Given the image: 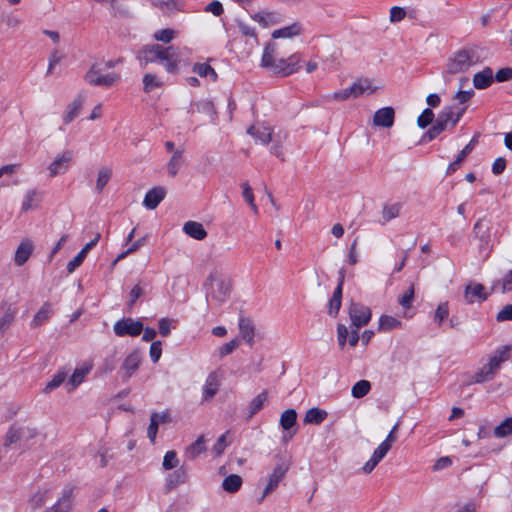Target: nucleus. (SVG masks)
<instances>
[{"instance_id":"obj_25","label":"nucleus","mask_w":512,"mask_h":512,"mask_svg":"<svg viewBox=\"0 0 512 512\" xmlns=\"http://www.w3.org/2000/svg\"><path fill=\"white\" fill-rule=\"evenodd\" d=\"M184 147L182 145L177 147V151L171 155L167 162V177L174 178L184 163Z\"/></svg>"},{"instance_id":"obj_12","label":"nucleus","mask_w":512,"mask_h":512,"mask_svg":"<svg viewBox=\"0 0 512 512\" xmlns=\"http://www.w3.org/2000/svg\"><path fill=\"white\" fill-rule=\"evenodd\" d=\"M474 233L475 236L479 239V250L484 258L488 257V252L490 251V233L489 226L484 223L483 219H479L474 225Z\"/></svg>"},{"instance_id":"obj_62","label":"nucleus","mask_w":512,"mask_h":512,"mask_svg":"<svg viewBox=\"0 0 512 512\" xmlns=\"http://www.w3.org/2000/svg\"><path fill=\"white\" fill-rule=\"evenodd\" d=\"M181 10L180 0H162V12L172 14Z\"/></svg>"},{"instance_id":"obj_29","label":"nucleus","mask_w":512,"mask_h":512,"mask_svg":"<svg viewBox=\"0 0 512 512\" xmlns=\"http://www.w3.org/2000/svg\"><path fill=\"white\" fill-rule=\"evenodd\" d=\"M302 33V26L299 22H294L289 26H285L283 28L274 30L272 33V37L274 39L278 38H292L298 36Z\"/></svg>"},{"instance_id":"obj_48","label":"nucleus","mask_w":512,"mask_h":512,"mask_svg":"<svg viewBox=\"0 0 512 512\" xmlns=\"http://www.w3.org/2000/svg\"><path fill=\"white\" fill-rule=\"evenodd\" d=\"M401 327V322L389 315H382L379 319V329L390 331Z\"/></svg>"},{"instance_id":"obj_42","label":"nucleus","mask_w":512,"mask_h":512,"mask_svg":"<svg viewBox=\"0 0 512 512\" xmlns=\"http://www.w3.org/2000/svg\"><path fill=\"white\" fill-rule=\"evenodd\" d=\"M341 303H342V290H341V288H336L334 290V293H333L331 299L329 300V309H328L329 315H331L333 317L337 316V314L340 310V307H341Z\"/></svg>"},{"instance_id":"obj_35","label":"nucleus","mask_w":512,"mask_h":512,"mask_svg":"<svg viewBox=\"0 0 512 512\" xmlns=\"http://www.w3.org/2000/svg\"><path fill=\"white\" fill-rule=\"evenodd\" d=\"M112 176V169L110 167H101L97 172L95 189L101 193Z\"/></svg>"},{"instance_id":"obj_63","label":"nucleus","mask_w":512,"mask_h":512,"mask_svg":"<svg viewBox=\"0 0 512 512\" xmlns=\"http://www.w3.org/2000/svg\"><path fill=\"white\" fill-rule=\"evenodd\" d=\"M84 251H80L71 261L67 264L68 273H73L77 267H79L84 259L86 258Z\"/></svg>"},{"instance_id":"obj_44","label":"nucleus","mask_w":512,"mask_h":512,"mask_svg":"<svg viewBox=\"0 0 512 512\" xmlns=\"http://www.w3.org/2000/svg\"><path fill=\"white\" fill-rule=\"evenodd\" d=\"M402 209L401 203H394L390 205H384L382 210V218L385 222H389L400 215Z\"/></svg>"},{"instance_id":"obj_39","label":"nucleus","mask_w":512,"mask_h":512,"mask_svg":"<svg viewBox=\"0 0 512 512\" xmlns=\"http://www.w3.org/2000/svg\"><path fill=\"white\" fill-rule=\"evenodd\" d=\"M206 450L205 448V441L203 436H199L198 439L193 442L191 445H189L186 449V455L190 459H195L198 457L201 453H203Z\"/></svg>"},{"instance_id":"obj_32","label":"nucleus","mask_w":512,"mask_h":512,"mask_svg":"<svg viewBox=\"0 0 512 512\" xmlns=\"http://www.w3.org/2000/svg\"><path fill=\"white\" fill-rule=\"evenodd\" d=\"M326 417H327L326 411H324L320 408L314 407V408L309 409L306 412L305 417H304V423L318 425V424L322 423Z\"/></svg>"},{"instance_id":"obj_1","label":"nucleus","mask_w":512,"mask_h":512,"mask_svg":"<svg viewBox=\"0 0 512 512\" xmlns=\"http://www.w3.org/2000/svg\"><path fill=\"white\" fill-rule=\"evenodd\" d=\"M276 52V44L274 42L267 43L262 55L261 65L268 68L273 74L282 77L289 76L299 71L302 61L299 53H294L288 58L276 59Z\"/></svg>"},{"instance_id":"obj_26","label":"nucleus","mask_w":512,"mask_h":512,"mask_svg":"<svg viewBox=\"0 0 512 512\" xmlns=\"http://www.w3.org/2000/svg\"><path fill=\"white\" fill-rule=\"evenodd\" d=\"M187 478L186 469L181 465L178 469L170 472L165 477V487L167 490H172L178 485L184 483Z\"/></svg>"},{"instance_id":"obj_3","label":"nucleus","mask_w":512,"mask_h":512,"mask_svg":"<svg viewBox=\"0 0 512 512\" xmlns=\"http://www.w3.org/2000/svg\"><path fill=\"white\" fill-rule=\"evenodd\" d=\"M231 286V281L225 274L213 270L205 282L207 300L216 306L222 305L230 295Z\"/></svg>"},{"instance_id":"obj_22","label":"nucleus","mask_w":512,"mask_h":512,"mask_svg":"<svg viewBox=\"0 0 512 512\" xmlns=\"http://www.w3.org/2000/svg\"><path fill=\"white\" fill-rule=\"evenodd\" d=\"M143 92L145 94L143 101L152 106H156V103L152 101L151 93L160 87V80L157 75L152 73H146L142 79Z\"/></svg>"},{"instance_id":"obj_9","label":"nucleus","mask_w":512,"mask_h":512,"mask_svg":"<svg viewBox=\"0 0 512 512\" xmlns=\"http://www.w3.org/2000/svg\"><path fill=\"white\" fill-rule=\"evenodd\" d=\"M182 62V53L178 47H162V65L168 73H177Z\"/></svg>"},{"instance_id":"obj_21","label":"nucleus","mask_w":512,"mask_h":512,"mask_svg":"<svg viewBox=\"0 0 512 512\" xmlns=\"http://www.w3.org/2000/svg\"><path fill=\"white\" fill-rule=\"evenodd\" d=\"M395 120V111L392 107H383L373 116V124L377 127L390 128Z\"/></svg>"},{"instance_id":"obj_58","label":"nucleus","mask_w":512,"mask_h":512,"mask_svg":"<svg viewBox=\"0 0 512 512\" xmlns=\"http://www.w3.org/2000/svg\"><path fill=\"white\" fill-rule=\"evenodd\" d=\"M434 117H435L434 112L430 108H426L423 110V112L418 117L417 125L420 128L424 129L433 122Z\"/></svg>"},{"instance_id":"obj_19","label":"nucleus","mask_w":512,"mask_h":512,"mask_svg":"<svg viewBox=\"0 0 512 512\" xmlns=\"http://www.w3.org/2000/svg\"><path fill=\"white\" fill-rule=\"evenodd\" d=\"M222 374L219 370L212 371L208 374L203 386V399L210 400L218 392L221 385Z\"/></svg>"},{"instance_id":"obj_40","label":"nucleus","mask_w":512,"mask_h":512,"mask_svg":"<svg viewBox=\"0 0 512 512\" xmlns=\"http://www.w3.org/2000/svg\"><path fill=\"white\" fill-rule=\"evenodd\" d=\"M16 315L15 309L10 306L5 310L3 315L0 317V336H2L14 322Z\"/></svg>"},{"instance_id":"obj_37","label":"nucleus","mask_w":512,"mask_h":512,"mask_svg":"<svg viewBox=\"0 0 512 512\" xmlns=\"http://www.w3.org/2000/svg\"><path fill=\"white\" fill-rule=\"evenodd\" d=\"M297 412L294 409L285 410L280 417V425L285 431L290 429L296 424Z\"/></svg>"},{"instance_id":"obj_41","label":"nucleus","mask_w":512,"mask_h":512,"mask_svg":"<svg viewBox=\"0 0 512 512\" xmlns=\"http://www.w3.org/2000/svg\"><path fill=\"white\" fill-rule=\"evenodd\" d=\"M67 375H68V371H66V370L58 371V373L53 376L52 380H50L46 384V386L43 389V393L48 394L52 390L58 388L65 381V379L67 378Z\"/></svg>"},{"instance_id":"obj_53","label":"nucleus","mask_w":512,"mask_h":512,"mask_svg":"<svg viewBox=\"0 0 512 512\" xmlns=\"http://www.w3.org/2000/svg\"><path fill=\"white\" fill-rule=\"evenodd\" d=\"M512 433V417L502 421L494 430L497 437H505Z\"/></svg>"},{"instance_id":"obj_8","label":"nucleus","mask_w":512,"mask_h":512,"mask_svg":"<svg viewBox=\"0 0 512 512\" xmlns=\"http://www.w3.org/2000/svg\"><path fill=\"white\" fill-rule=\"evenodd\" d=\"M38 432L35 427L28 425H12L7 431L4 438V446L10 445L18 441H29L37 436Z\"/></svg>"},{"instance_id":"obj_51","label":"nucleus","mask_w":512,"mask_h":512,"mask_svg":"<svg viewBox=\"0 0 512 512\" xmlns=\"http://www.w3.org/2000/svg\"><path fill=\"white\" fill-rule=\"evenodd\" d=\"M267 399L266 392H261L256 395L249 404V416L252 417L256 414L264 405V402Z\"/></svg>"},{"instance_id":"obj_14","label":"nucleus","mask_w":512,"mask_h":512,"mask_svg":"<svg viewBox=\"0 0 512 512\" xmlns=\"http://www.w3.org/2000/svg\"><path fill=\"white\" fill-rule=\"evenodd\" d=\"M490 293L486 291L481 283L471 282L465 287L464 299L468 304L484 302Z\"/></svg>"},{"instance_id":"obj_43","label":"nucleus","mask_w":512,"mask_h":512,"mask_svg":"<svg viewBox=\"0 0 512 512\" xmlns=\"http://www.w3.org/2000/svg\"><path fill=\"white\" fill-rule=\"evenodd\" d=\"M180 460L174 450L167 451L162 459V468L165 470H172L180 467Z\"/></svg>"},{"instance_id":"obj_61","label":"nucleus","mask_w":512,"mask_h":512,"mask_svg":"<svg viewBox=\"0 0 512 512\" xmlns=\"http://www.w3.org/2000/svg\"><path fill=\"white\" fill-rule=\"evenodd\" d=\"M406 17V11L404 8L399 6H393L390 9L389 20L391 23H397L402 21Z\"/></svg>"},{"instance_id":"obj_57","label":"nucleus","mask_w":512,"mask_h":512,"mask_svg":"<svg viewBox=\"0 0 512 512\" xmlns=\"http://www.w3.org/2000/svg\"><path fill=\"white\" fill-rule=\"evenodd\" d=\"M239 346V341L237 339H232L231 341L225 343L217 350V355L219 359L230 355L237 347Z\"/></svg>"},{"instance_id":"obj_34","label":"nucleus","mask_w":512,"mask_h":512,"mask_svg":"<svg viewBox=\"0 0 512 512\" xmlns=\"http://www.w3.org/2000/svg\"><path fill=\"white\" fill-rule=\"evenodd\" d=\"M160 203V188L154 187L149 190L143 200V205L149 210H154Z\"/></svg>"},{"instance_id":"obj_24","label":"nucleus","mask_w":512,"mask_h":512,"mask_svg":"<svg viewBox=\"0 0 512 512\" xmlns=\"http://www.w3.org/2000/svg\"><path fill=\"white\" fill-rule=\"evenodd\" d=\"M239 333L242 339L249 345L253 346L254 344V336H255V326L253 321L244 316H240L239 318Z\"/></svg>"},{"instance_id":"obj_16","label":"nucleus","mask_w":512,"mask_h":512,"mask_svg":"<svg viewBox=\"0 0 512 512\" xmlns=\"http://www.w3.org/2000/svg\"><path fill=\"white\" fill-rule=\"evenodd\" d=\"M73 159V153L70 150L63 151L53 162L48 166L49 176L51 178L65 173Z\"/></svg>"},{"instance_id":"obj_30","label":"nucleus","mask_w":512,"mask_h":512,"mask_svg":"<svg viewBox=\"0 0 512 512\" xmlns=\"http://www.w3.org/2000/svg\"><path fill=\"white\" fill-rule=\"evenodd\" d=\"M183 230L187 235L197 240H202L207 236L206 230L199 222L188 221L184 224Z\"/></svg>"},{"instance_id":"obj_2","label":"nucleus","mask_w":512,"mask_h":512,"mask_svg":"<svg viewBox=\"0 0 512 512\" xmlns=\"http://www.w3.org/2000/svg\"><path fill=\"white\" fill-rule=\"evenodd\" d=\"M510 356V348L503 346L496 350V352L489 358L488 362L484 364L478 371L469 376L467 385L480 384L491 381L498 373L501 364L506 362Z\"/></svg>"},{"instance_id":"obj_20","label":"nucleus","mask_w":512,"mask_h":512,"mask_svg":"<svg viewBox=\"0 0 512 512\" xmlns=\"http://www.w3.org/2000/svg\"><path fill=\"white\" fill-rule=\"evenodd\" d=\"M35 249V245L32 239L24 238L18 245L15 255H14V263L16 266L24 265L31 255L33 254Z\"/></svg>"},{"instance_id":"obj_11","label":"nucleus","mask_w":512,"mask_h":512,"mask_svg":"<svg viewBox=\"0 0 512 512\" xmlns=\"http://www.w3.org/2000/svg\"><path fill=\"white\" fill-rule=\"evenodd\" d=\"M114 332L117 336L123 337L138 336L143 331V323L132 318H123L114 324Z\"/></svg>"},{"instance_id":"obj_28","label":"nucleus","mask_w":512,"mask_h":512,"mask_svg":"<svg viewBox=\"0 0 512 512\" xmlns=\"http://www.w3.org/2000/svg\"><path fill=\"white\" fill-rule=\"evenodd\" d=\"M493 82V71L490 67L477 72L473 77V85L476 89L482 90L488 88Z\"/></svg>"},{"instance_id":"obj_15","label":"nucleus","mask_w":512,"mask_h":512,"mask_svg":"<svg viewBox=\"0 0 512 512\" xmlns=\"http://www.w3.org/2000/svg\"><path fill=\"white\" fill-rule=\"evenodd\" d=\"M74 493L72 487L63 489L61 496L50 507L43 512H70L73 506Z\"/></svg>"},{"instance_id":"obj_27","label":"nucleus","mask_w":512,"mask_h":512,"mask_svg":"<svg viewBox=\"0 0 512 512\" xmlns=\"http://www.w3.org/2000/svg\"><path fill=\"white\" fill-rule=\"evenodd\" d=\"M477 139L474 137L469 144H467L457 155L455 161L449 164L447 167V175L453 174L455 171H457L465 158L471 153V151L474 148V145L476 144Z\"/></svg>"},{"instance_id":"obj_38","label":"nucleus","mask_w":512,"mask_h":512,"mask_svg":"<svg viewBox=\"0 0 512 512\" xmlns=\"http://www.w3.org/2000/svg\"><path fill=\"white\" fill-rule=\"evenodd\" d=\"M286 139V134L285 133H276L272 139L271 142H273L272 146H271V153L273 155H275L277 158H279L281 161H284L285 158H284V154H283V149H282V143L283 141Z\"/></svg>"},{"instance_id":"obj_49","label":"nucleus","mask_w":512,"mask_h":512,"mask_svg":"<svg viewBox=\"0 0 512 512\" xmlns=\"http://www.w3.org/2000/svg\"><path fill=\"white\" fill-rule=\"evenodd\" d=\"M253 19L264 26H267L269 23H276L278 21V14L272 11H261L256 13L253 16Z\"/></svg>"},{"instance_id":"obj_13","label":"nucleus","mask_w":512,"mask_h":512,"mask_svg":"<svg viewBox=\"0 0 512 512\" xmlns=\"http://www.w3.org/2000/svg\"><path fill=\"white\" fill-rule=\"evenodd\" d=\"M137 59L143 69L157 63L160 60V45L152 44L143 46L138 52Z\"/></svg>"},{"instance_id":"obj_52","label":"nucleus","mask_w":512,"mask_h":512,"mask_svg":"<svg viewBox=\"0 0 512 512\" xmlns=\"http://www.w3.org/2000/svg\"><path fill=\"white\" fill-rule=\"evenodd\" d=\"M140 363V356L137 353L128 355L123 363V368L127 371L128 375L134 372Z\"/></svg>"},{"instance_id":"obj_17","label":"nucleus","mask_w":512,"mask_h":512,"mask_svg":"<svg viewBox=\"0 0 512 512\" xmlns=\"http://www.w3.org/2000/svg\"><path fill=\"white\" fill-rule=\"evenodd\" d=\"M247 133L253 136L256 142H259L262 145H268L275 135L272 127L265 123H257L250 126Z\"/></svg>"},{"instance_id":"obj_33","label":"nucleus","mask_w":512,"mask_h":512,"mask_svg":"<svg viewBox=\"0 0 512 512\" xmlns=\"http://www.w3.org/2000/svg\"><path fill=\"white\" fill-rule=\"evenodd\" d=\"M242 478L237 474H231L224 478L222 488L228 493L237 492L242 486Z\"/></svg>"},{"instance_id":"obj_31","label":"nucleus","mask_w":512,"mask_h":512,"mask_svg":"<svg viewBox=\"0 0 512 512\" xmlns=\"http://www.w3.org/2000/svg\"><path fill=\"white\" fill-rule=\"evenodd\" d=\"M351 87L354 93V98H358L364 93L372 94L376 91V87H373L372 82L368 79H358Z\"/></svg>"},{"instance_id":"obj_45","label":"nucleus","mask_w":512,"mask_h":512,"mask_svg":"<svg viewBox=\"0 0 512 512\" xmlns=\"http://www.w3.org/2000/svg\"><path fill=\"white\" fill-rule=\"evenodd\" d=\"M51 305L49 303H45L41 309L35 314L32 325L33 327H39L42 325L47 319H49L51 315Z\"/></svg>"},{"instance_id":"obj_64","label":"nucleus","mask_w":512,"mask_h":512,"mask_svg":"<svg viewBox=\"0 0 512 512\" xmlns=\"http://www.w3.org/2000/svg\"><path fill=\"white\" fill-rule=\"evenodd\" d=\"M497 321H510L512 320V304L505 305L496 316Z\"/></svg>"},{"instance_id":"obj_55","label":"nucleus","mask_w":512,"mask_h":512,"mask_svg":"<svg viewBox=\"0 0 512 512\" xmlns=\"http://www.w3.org/2000/svg\"><path fill=\"white\" fill-rule=\"evenodd\" d=\"M49 490L43 489L36 491L31 497V503L34 508L42 507L48 499Z\"/></svg>"},{"instance_id":"obj_60","label":"nucleus","mask_w":512,"mask_h":512,"mask_svg":"<svg viewBox=\"0 0 512 512\" xmlns=\"http://www.w3.org/2000/svg\"><path fill=\"white\" fill-rule=\"evenodd\" d=\"M327 98L335 101H345L354 98V93L352 87L350 86L348 88L334 92L332 95L327 96Z\"/></svg>"},{"instance_id":"obj_6","label":"nucleus","mask_w":512,"mask_h":512,"mask_svg":"<svg viewBox=\"0 0 512 512\" xmlns=\"http://www.w3.org/2000/svg\"><path fill=\"white\" fill-rule=\"evenodd\" d=\"M104 67L102 63L96 62L91 65L89 70L85 73V81L92 86L101 87H112L120 81V75L118 73H104Z\"/></svg>"},{"instance_id":"obj_59","label":"nucleus","mask_w":512,"mask_h":512,"mask_svg":"<svg viewBox=\"0 0 512 512\" xmlns=\"http://www.w3.org/2000/svg\"><path fill=\"white\" fill-rule=\"evenodd\" d=\"M242 189H243V197H244L245 201L250 205V207L254 211V213H258V208L254 202L253 191H252L249 183L248 182L243 183Z\"/></svg>"},{"instance_id":"obj_23","label":"nucleus","mask_w":512,"mask_h":512,"mask_svg":"<svg viewBox=\"0 0 512 512\" xmlns=\"http://www.w3.org/2000/svg\"><path fill=\"white\" fill-rule=\"evenodd\" d=\"M42 201V195L35 189H29L25 192L21 202V212L27 213L30 210L39 208Z\"/></svg>"},{"instance_id":"obj_54","label":"nucleus","mask_w":512,"mask_h":512,"mask_svg":"<svg viewBox=\"0 0 512 512\" xmlns=\"http://www.w3.org/2000/svg\"><path fill=\"white\" fill-rule=\"evenodd\" d=\"M89 370L90 369L88 367L77 368L74 370L73 374L69 379V383L72 385L73 388L77 387L83 382V379L89 373Z\"/></svg>"},{"instance_id":"obj_4","label":"nucleus","mask_w":512,"mask_h":512,"mask_svg":"<svg viewBox=\"0 0 512 512\" xmlns=\"http://www.w3.org/2000/svg\"><path fill=\"white\" fill-rule=\"evenodd\" d=\"M480 62V56L474 47H464L454 52L447 61L446 73L455 75L464 73Z\"/></svg>"},{"instance_id":"obj_5","label":"nucleus","mask_w":512,"mask_h":512,"mask_svg":"<svg viewBox=\"0 0 512 512\" xmlns=\"http://www.w3.org/2000/svg\"><path fill=\"white\" fill-rule=\"evenodd\" d=\"M276 459L277 462L267 478V483L263 489V494L259 499V502H262L267 496L277 489L292 465V460L289 456L277 455Z\"/></svg>"},{"instance_id":"obj_47","label":"nucleus","mask_w":512,"mask_h":512,"mask_svg":"<svg viewBox=\"0 0 512 512\" xmlns=\"http://www.w3.org/2000/svg\"><path fill=\"white\" fill-rule=\"evenodd\" d=\"M159 425H160V414H158L157 412H154L151 415L150 424L147 428V437L150 439V441L153 444H155V442H156V436L158 433Z\"/></svg>"},{"instance_id":"obj_18","label":"nucleus","mask_w":512,"mask_h":512,"mask_svg":"<svg viewBox=\"0 0 512 512\" xmlns=\"http://www.w3.org/2000/svg\"><path fill=\"white\" fill-rule=\"evenodd\" d=\"M84 103L85 95L80 93L66 106L62 115L63 125L70 124L79 115Z\"/></svg>"},{"instance_id":"obj_50","label":"nucleus","mask_w":512,"mask_h":512,"mask_svg":"<svg viewBox=\"0 0 512 512\" xmlns=\"http://www.w3.org/2000/svg\"><path fill=\"white\" fill-rule=\"evenodd\" d=\"M196 106V109L198 112L200 113H206L208 114L210 120L212 122L215 121L216 119V111H215V108H214V105L211 101L209 100H202V101H199L195 104Z\"/></svg>"},{"instance_id":"obj_10","label":"nucleus","mask_w":512,"mask_h":512,"mask_svg":"<svg viewBox=\"0 0 512 512\" xmlns=\"http://www.w3.org/2000/svg\"><path fill=\"white\" fill-rule=\"evenodd\" d=\"M349 317L352 326L356 329H360L366 326L371 320V310L360 303L352 302L349 306Z\"/></svg>"},{"instance_id":"obj_7","label":"nucleus","mask_w":512,"mask_h":512,"mask_svg":"<svg viewBox=\"0 0 512 512\" xmlns=\"http://www.w3.org/2000/svg\"><path fill=\"white\" fill-rule=\"evenodd\" d=\"M397 437L393 431H390L385 440L374 450L371 458L363 465L362 471L365 474H370L378 463L386 456L391 449Z\"/></svg>"},{"instance_id":"obj_36","label":"nucleus","mask_w":512,"mask_h":512,"mask_svg":"<svg viewBox=\"0 0 512 512\" xmlns=\"http://www.w3.org/2000/svg\"><path fill=\"white\" fill-rule=\"evenodd\" d=\"M452 118V106H446L438 114L434 124L441 129V132L445 131L449 125H451Z\"/></svg>"},{"instance_id":"obj_46","label":"nucleus","mask_w":512,"mask_h":512,"mask_svg":"<svg viewBox=\"0 0 512 512\" xmlns=\"http://www.w3.org/2000/svg\"><path fill=\"white\" fill-rule=\"evenodd\" d=\"M371 389V384L367 380H360L356 382L351 390V394L354 398H362L366 396Z\"/></svg>"},{"instance_id":"obj_56","label":"nucleus","mask_w":512,"mask_h":512,"mask_svg":"<svg viewBox=\"0 0 512 512\" xmlns=\"http://www.w3.org/2000/svg\"><path fill=\"white\" fill-rule=\"evenodd\" d=\"M449 316V305L448 302H442L438 305L435 314L434 321L440 326L442 322Z\"/></svg>"}]
</instances>
